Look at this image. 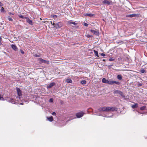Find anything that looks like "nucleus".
<instances>
[{
	"label": "nucleus",
	"mask_w": 147,
	"mask_h": 147,
	"mask_svg": "<svg viewBox=\"0 0 147 147\" xmlns=\"http://www.w3.org/2000/svg\"><path fill=\"white\" fill-rule=\"evenodd\" d=\"M16 90L18 95V96L16 97V98L17 99V100H18V98L19 99L22 100L20 97V96H22V92L20 89L18 88H16Z\"/></svg>",
	"instance_id": "1"
},
{
	"label": "nucleus",
	"mask_w": 147,
	"mask_h": 147,
	"mask_svg": "<svg viewBox=\"0 0 147 147\" xmlns=\"http://www.w3.org/2000/svg\"><path fill=\"white\" fill-rule=\"evenodd\" d=\"M114 94H117V96L120 95L123 98H124L125 97V95L123 94V93L122 92L118 90H115L114 92Z\"/></svg>",
	"instance_id": "2"
},
{
	"label": "nucleus",
	"mask_w": 147,
	"mask_h": 147,
	"mask_svg": "<svg viewBox=\"0 0 147 147\" xmlns=\"http://www.w3.org/2000/svg\"><path fill=\"white\" fill-rule=\"evenodd\" d=\"M107 112L114 111H116L117 109L115 107H107Z\"/></svg>",
	"instance_id": "3"
},
{
	"label": "nucleus",
	"mask_w": 147,
	"mask_h": 147,
	"mask_svg": "<svg viewBox=\"0 0 147 147\" xmlns=\"http://www.w3.org/2000/svg\"><path fill=\"white\" fill-rule=\"evenodd\" d=\"M115 84L117 85H119L120 84V83L118 82H116L114 81H109L108 84L110 85H113Z\"/></svg>",
	"instance_id": "4"
},
{
	"label": "nucleus",
	"mask_w": 147,
	"mask_h": 147,
	"mask_svg": "<svg viewBox=\"0 0 147 147\" xmlns=\"http://www.w3.org/2000/svg\"><path fill=\"white\" fill-rule=\"evenodd\" d=\"M84 113L82 111L78 113H76V116L78 118H80L83 116Z\"/></svg>",
	"instance_id": "5"
},
{
	"label": "nucleus",
	"mask_w": 147,
	"mask_h": 147,
	"mask_svg": "<svg viewBox=\"0 0 147 147\" xmlns=\"http://www.w3.org/2000/svg\"><path fill=\"white\" fill-rule=\"evenodd\" d=\"M112 2V1L111 0H105L103 1L102 3L109 5Z\"/></svg>",
	"instance_id": "6"
},
{
	"label": "nucleus",
	"mask_w": 147,
	"mask_h": 147,
	"mask_svg": "<svg viewBox=\"0 0 147 147\" xmlns=\"http://www.w3.org/2000/svg\"><path fill=\"white\" fill-rule=\"evenodd\" d=\"M107 107H100L98 110L100 111H105L107 112Z\"/></svg>",
	"instance_id": "7"
},
{
	"label": "nucleus",
	"mask_w": 147,
	"mask_h": 147,
	"mask_svg": "<svg viewBox=\"0 0 147 147\" xmlns=\"http://www.w3.org/2000/svg\"><path fill=\"white\" fill-rule=\"evenodd\" d=\"M25 18L27 20H26V22H28L29 24H30L31 25H33V22L30 19L28 18V17H26Z\"/></svg>",
	"instance_id": "8"
},
{
	"label": "nucleus",
	"mask_w": 147,
	"mask_h": 147,
	"mask_svg": "<svg viewBox=\"0 0 147 147\" xmlns=\"http://www.w3.org/2000/svg\"><path fill=\"white\" fill-rule=\"evenodd\" d=\"M62 25L61 23L58 22L55 24V26L54 27L57 28H59L62 27Z\"/></svg>",
	"instance_id": "9"
},
{
	"label": "nucleus",
	"mask_w": 147,
	"mask_h": 147,
	"mask_svg": "<svg viewBox=\"0 0 147 147\" xmlns=\"http://www.w3.org/2000/svg\"><path fill=\"white\" fill-rule=\"evenodd\" d=\"M90 32L96 35H98L99 34L98 32L93 30H90Z\"/></svg>",
	"instance_id": "10"
},
{
	"label": "nucleus",
	"mask_w": 147,
	"mask_h": 147,
	"mask_svg": "<svg viewBox=\"0 0 147 147\" xmlns=\"http://www.w3.org/2000/svg\"><path fill=\"white\" fill-rule=\"evenodd\" d=\"M55 85V83L54 82L51 83L47 87V88H52L53 86Z\"/></svg>",
	"instance_id": "11"
},
{
	"label": "nucleus",
	"mask_w": 147,
	"mask_h": 147,
	"mask_svg": "<svg viewBox=\"0 0 147 147\" xmlns=\"http://www.w3.org/2000/svg\"><path fill=\"white\" fill-rule=\"evenodd\" d=\"M109 81L108 80H106L105 78H103L102 80V82L104 83L108 84Z\"/></svg>",
	"instance_id": "12"
},
{
	"label": "nucleus",
	"mask_w": 147,
	"mask_h": 147,
	"mask_svg": "<svg viewBox=\"0 0 147 147\" xmlns=\"http://www.w3.org/2000/svg\"><path fill=\"white\" fill-rule=\"evenodd\" d=\"M11 47L12 49L15 51H16L18 49L17 47L14 45H11Z\"/></svg>",
	"instance_id": "13"
},
{
	"label": "nucleus",
	"mask_w": 147,
	"mask_h": 147,
	"mask_svg": "<svg viewBox=\"0 0 147 147\" xmlns=\"http://www.w3.org/2000/svg\"><path fill=\"white\" fill-rule=\"evenodd\" d=\"M68 23L69 24H73L74 25H76L77 24V23H76L71 21H68Z\"/></svg>",
	"instance_id": "14"
},
{
	"label": "nucleus",
	"mask_w": 147,
	"mask_h": 147,
	"mask_svg": "<svg viewBox=\"0 0 147 147\" xmlns=\"http://www.w3.org/2000/svg\"><path fill=\"white\" fill-rule=\"evenodd\" d=\"M138 107V105L137 103L135 104L134 105H131V107L133 109H135L137 108Z\"/></svg>",
	"instance_id": "15"
},
{
	"label": "nucleus",
	"mask_w": 147,
	"mask_h": 147,
	"mask_svg": "<svg viewBox=\"0 0 147 147\" xmlns=\"http://www.w3.org/2000/svg\"><path fill=\"white\" fill-rule=\"evenodd\" d=\"M85 16H88L91 17L94 16V15L92 13H86L85 14Z\"/></svg>",
	"instance_id": "16"
},
{
	"label": "nucleus",
	"mask_w": 147,
	"mask_h": 147,
	"mask_svg": "<svg viewBox=\"0 0 147 147\" xmlns=\"http://www.w3.org/2000/svg\"><path fill=\"white\" fill-rule=\"evenodd\" d=\"M136 14H129L127 16V17H130V18H132L133 17H135L136 16Z\"/></svg>",
	"instance_id": "17"
},
{
	"label": "nucleus",
	"mask_w": 147,
	"mask_h": 147,
	"mask_svg": "<svg viewBox=\"0 0 147 147\" xmlns=\"http://www.w3.org/2000/svg\"><path fill=\"white\" fill-rule=\"evenodd\" d=\"M38 59L39 60V62L40 63H43L44 60L42 58H39Z\"/></svg>",
	"instance_id": "18"
},
{
	"label": "nucleus",
	"mask_w": 147,
	"mask_h": 147,
	"mask_svg": "<svg viewBox=\"0 0 147 147\" xmlns=\"http://www.w3.org/2000/svg\"><path fill=\"white\" fill-rule=\"evenodd\" d=\"M95 56H97L98 57H99L98 55V52L97 51L94 50Z\"/></svg>",
	"instance_id": "19"
},
{
	"label": "nucleus",
	"mask_w": 147,
	"mask_h": 147,
	"mask_svg": "<svg viewBox=\"0 0 147 147\" xmlns=\"http://www.w3.org/2000/svg\"><path fill=\"white\" fill-rule=\"evenodd\" d=\"M65 82L68 83H71L72 81L71 79H67L66 80Z\"/></svg>",
	"instance_id": "20"
},
{
	"label": "nucleus",
	"mask_w": 147,
	"mask_h": 147,
	"mask_svg": "<svg viewBox=\"0 0 147 147\" xmlns=\"http://www.w3.org/2000/svg\"><path fill=\"white\" fill-rule=\"evenodd\" d=\"M47 119L50 121H52L53 120V118L52 116H51L49 117H47Z\"/></svg>",
	"instance_id": "21"
},
{
	"label": "nucleus",
	"mask_w": 147,
	"mask_h": 147,
	"mask_svg": "<svg viewBox=\"0 0 147 147\" xmlns=\"http://www.w3.org/2000/svg\"><path fill=\"white\" fill-rule=\"evenodd\" d=\"M117 78L119 80H121L122 79V77L121 75H118L117 76Z\"/></svg>",
	"instance_id": "22"
},
{
	"label": "nucleus",
	"mask_w": 147,
	"mask_h": 147,
	"mask_svg": "<svg viewBox=\"0 0 147 147\" xmlns=\"http://www.w3.org/2000/svg\"><path fill=\"white\" fill-rule=\"evenodd\" d=\"M146 108V106H143L140 107V109L141 110L143 111Z\"/></svg>",
	"instance_id": "23"
},
{
	"label": "nucleus",
	"mask_w": 147,
	"mask_h": 147,
	"mask_svg": "<svg viewBox=\"0 0 147 147\" xmlns=\"http://www.w3.org/2000/svg\"><path fill=\"white\" fill-rule=\"evenodd\" d=\"M140 72L142 73H144L145 72V70L143 68L141 69V70L140 71Z\"/></svg>",
	"instance_id": "24"
},
{
	"label": "nucleus",
	"mask_w": 147,
	"mask_h": 147,
	"mask_svg": "<svg viewBox=\"0 0 147 147\" xmlns=\"http://www.w3.org/2000/svg\"><path fill=\"white\" fill-rule=\"evenodd\" d=\"M8 19L10 21L12 22L13 21V19L10 16H8Z\"/></svg>",
	"instance_id": "25"
},
{
	"label": "nucleus",
	"mask_w": 147,
	"mask_h": 147,
	"mask_svg": "<svg viewBox=\"0 0 147 147\" xmlns=\"http://www.w3.org/2000/svg\"><path fill=\"white\" fill-rule=\"evenodd\" d=\"M86 80H82L81 82V83L82 84H85L86 83Z\"/></svg>",
	"instance_id": "26"
},
{
	"label": "nucleus",
	"mask_w": 147,
	"mask_h": 147,
	"mask_svg": "<svg viewBox=\"0 0 147 147\" xmlns=\"http://www.w3.org/2000/svg\"><path fill=\"white\" fill-rule=\"evenodd\" d=\"M49 61L45 60H44V61L43 62V63H47V64H49Z\"/></svg>",
	"instance_id": "27"
},
{
	"label": "nucleus",
	"mask_w": 147,
	"mask_h": 147,
	"mask_svg": "<svg viewBox=\"0 0 147 147\" xmlns=\"http://www.w3.org/2000/svg\"><path fill=\"white\" fill-rule=\"evenodd\" d=\"M9 102H11L12 103H13V102H15L14 101V100L12 99H10Z\"/></svg>",
	"instance_id": "28"
},
{
	"label": "nucleus",
	"mask_w": 147,
	"mask_h": 147,
	"mask_svg": "<svg viewBox=\"0 0 147 147\" xmlns=\"http://www.w3.org/2000/svg\"><path fill=\"white\" fill-rule=\"evenodd\" d=\"M4 11V10L3 7H2L1 10V11L2 12H3Z\"/></svg>",
	"instance_id": "29"
},
{
	"label": "nucleus",
	"mask_w": 147,
	"mask_h": 147,
	"mask_svg": "<svg viewBox=\"0 0 147 147\" xmlns=\"http://www.w3.org/2000/svg\"><path fill=\"white\" fill-rule=\"evenodd\" d=\"M20 52L22 53V54H24V51L22 49H20Z\"/></svg>",
	"instance_id": "30"
},
{
	"label": "nucleus",
	"mask_w": 147,
	"mask_h": 147,
	"mask_svg": "<svg viewBox=\"0 0 147 147\" xmlns=\"http://www.w3.org/2000/svg\"><path fill=\"white\" fill-rule=\"evenodd\" d=\"M18 16L19 17H20V18H22V19L24 18V17L22 15H19Z\"/></svg>",
	"instance_id": "31"
},
{
	"label": "nucleus",
	"mask_w": 147,
	"mask_h": 147,
	"mask_svg": "<svg viewBox=\"0 0 147 147\" xmlns=\"http://www.w3.org/2000/svg\"><path fill=\"white\" fill-rule=\"evenodd\" d=\"M142 84L141 83H139L138 84V86H142Z\"/></svg>",
	"instance_id": "32"
},
{
	"label": "nucleus",
	"mask_w": 147,
	"mask_h": 147,
	"mask_svg": "<svg viewBox=\"0 0 147 147\" xmlns=\"http://www.w3.org/2000/svg\"><path fill=\"white\" fill-rule=\"evenodd\" d=\"M0 100H4V99L3 97L0 96Z\"/></svg>",
	"instance_id": "33"
},
{
	"label": "nucleus",
	"mask_w": 147,
	"mask_h": 147,
	"mask_svg": "<svg viewBox=\"0 0 147 147\" xmlns=\"http://www.w3.org/2000/svg\"><path fill=\"white\" fill-rule=\"evenodd\" d=\"M2 40V38L1 37H0V45H1L2 44L1 41Z\"/></svg>",
	"instance_id": "34"
},
{
	"label": "nucleus",
	"mask_w": 147,
	"mask_h": 147,
	"mask_svg": "<svg viewBox=\"0 0 147 147\" xmlns=\"http://www.w3.org/2000/svg\"><path fill=\"white\" fill-rule=\"evenodd\" d=\"M100 54H101V56L102 57H104L105 56V54L103 53H101Z\"/></svg>",
	"instance_id": "35"
},
{
	"label": "nucleus",
	"mask_w": 147,
	"mask_h": 147,
	"mask_svg": "<svg viewBox=\"0 0 147 147\" xmlns=\"http://www.w3.org/2000/svg\"><path fill=\"white\" fill-rule=\"evenodd\" d=\"M34 56L36 57H39L40 56L39 55L37 54H35Z\"/></svg>",
	"instance_id": "36"
},
{
	"label": "nucleus",
	"mask_w": 147,
	"mask_h": 147,
	"mask_svg": "<svg viewBox=\"0 0 147 147\" xmlns=\"http://www.w3.org/2000/svg\"><path fill=\"white\" fill-rule=\"evenodd\" d=\"M53 101V99L52 98H51L49 100L50 102H52Z\"/></svg>",
	"instance_id": "37"
},
{
	"label": "nucleus",
	"mask_w": 147,
	"mask_h": 147,
	"mask_svg": "<svg viewBox=\"0 0 147 147\" xmlns=\"http://www.w3.org/2000/svg\"><path fill=\"white\" fill-rule=\"evenodd\" d=\"M84 26L87 27L88 26V24L86 23H85L84 24Z\"/></svg>",
	"instance_id": "38"
},
{
	"label": "nucleus",
	"mask_w": 147,
	"mask_h": 147,
	"mask_svg": "<svg viewBox=\"0 0 147 147\" xmlns=\"http://www.w3.org/2000/svg\"><path fill=\"white\" fill-rule=\"evenodd\" d=\"M53 17L54 19H55L57 18V16L56 15H53Z\"/></svg>",
	"instance_id": "39"
},
{
	"label": "nucleus",
	"mask_w": 147,
	"mask_h": 147,
	"mask_svg": "<svg viewBox=\"0 0 147 147\" xmlns=\"http://www.w3.org/2000/svg\"><path fill=\"white\" fill-rule=\"evenodd\" d=\"M114 60V59L112 58H110L109 59V61H112Z\"/></svg>",
	"instance_id": "40"
},
{
	"label": "nucleus",
	"mask_w": 147,
	"mask_h": 147,
	"mask_svg": "<svg viewBox=\"0 0 147 147\" xmlns=\"http://www.w3.org/2000/svg\"><path fill=\"white\" fill-rule=\"evenodd\" d=\"M121 60V57H119L118 58V61H120Z\"/></svg>",
	"instance_id": "41"
},
{
	"label": "nucleus",
	"mask_w": 147,
	"mask_h": 147,
	"mask_svg": "<svg viewBox=\"0 0 147 147\" xmlns=\"http://www.w3.org/2000/svg\"><path fill=\"white\" fill-rule=\"evenodd\" d=\"M56 114V113H55V112H53L52 113V115H55Z\"/></svg>",
	"instance_id": "42"
},
{
	"label": "nucleus",
	"mask_w": 147,
	"mask_h": 147,
	"mask_svg": "<svg viewBox=\"0 0 147 147\" xmlns=\"http://www.w3.org/2000/svg\"><path fill=\"white\" fill-rule=\"evenodd\" d=\"M3 5V3L0 1V6H2Z\"/></svg>",
	"instance_id": "43"
},
{
	"label": "nucleus",
	"mask_w": 147,
	"mask_h": 147,
	"mask_svg": "<svg viewBox=\"0 0 147 147\" xmlns=\"http://www.w3.org/2000/svg\"><path fill=\"white\" fill-rule=\"evenodd\" d=\"M9 14L10 15H13V14L12 13H11V12H9Z\"/></svg>",
	"instance_id": "44"
},
{
	"label": "nucleus",
	"mask_w": 147,
	"mask_h": 147,
	"mask_svg": "<svg viewBox=\"0 0 147 147\" xmlns=\"http://www.w3.org/2000/svg\"><path fill=\"white\" fill-rule=\"evenodd\" d=\"M52 24L54 26H55V23L53 22V23H52Z\"/></svg>",
	"instance_id": "45"
},
{
	"label": "nucleus",
	"mask_w": 147,
	"mask_h": 147,
	"mask_svg": "<svg viewBox=\"0 0 147 147\" xmlns=\"http://www.w3.org/2000/svg\"><path fill=\"white\" fill-rule=\"evenodd\" d=\"M88 37L90 38L91 37V36L90 35H88L87 36Z\"/></svg>",
	"instance_id": "46"
},
{
	"label": "nucleus",
	"mask_w": 147,
	"mask_h": 147,
	"mask_svg": "<svg viewBox=\"0 0 147 147\" xmlns=\"http://www.w3.org/2000/svg\"><path fill=\"white\" fill-rule=\"evenodd\" d=\"M24 101L25 102H28V101H27V100L25 101V100H24Z\"/></svg>",
	"instance_id": "47"
},
{
	"label": "nucleus",
	"mask_w": 147,
	"mask_h": 147,
	"mask_svg": "<svg viewBox=\"0 0 147 147\" xmlns=\"http://www.w3.org/2000/svg\"><path fill=\"white\" fill-rule=\"evenodd\" d=\"M51 22V24H52V21H51V22Z\"/></svg>",
	"instance_id": "48"
},
{
	"label": "nucleus",
	"mask_w": 147,
	"mask_h": 147,
	"mask_svg": "<svg viewBox=\"0 0 147 147\" xmlns=\"http://www.w3.org/2000/svg\"><path fill=\"white\" fill-rule=\"evenodd\" d=\"M145 68H146L147 69V66H146V67H145Z\"/></svg>",
	"instance_id": "49"
},
{
	"label": "nucleus",
	"mask_w": 147,
	"mask_h": 147,
	"mask_svg": "<svg viewBox=\"0 0 147 147\" xmlns=\"http://www.w3.org/2000/svg\"><path fill=\"white\" fill-rule=\"evenodd\" d=\"M21 104L22 105L24 104V103H21Z\"/></svg>",
	"instance_id": "50"
}]
</instances>
